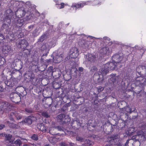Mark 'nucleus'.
<instances>
[{
	"label": "nucleus",
	"instance_id": "16",
	"mask_svg": "<svg viewBox=\"0 0 146 146\" xmlns=\"http://www.w3.org/2000/svg\"><path fill=\"white\" fill-rule=\"evenodd\" d=\"M14 22L16 26L20 28L25 23V21L24 19H21L18 18L14 19Z\"/></svg>",
	"mask_w": 146,
	"mask_h": 146
},
{
	"label": "nucleus",
	"instance_id": "27",
	"mask_svg": "<svg viewBox=\"0 0 146 146\" xmlns=\"http://www.w3.org/2000/svg\"><path fill=\"white\" fill-rule=\"evenodd\" d=\"M136 135L138 136L139 138L142 139L141 140H144L146 139V133L142 131H138Z\"/></svg>",
	"mask_w": 146,
	"mask_h": 146
},
{
	"label": "nucleus",
	"instance_id": "21",
	"mask_svg": "<svg viewBox=\"0 0 146 146\" xmlns=\"http://www.w3.org/2000/svg\"><path fill=\"white\" fill-rule=\"evenodd\" d=\"M12 48L10 46L4 45L2 49V53L6 55L9 53L10 51H12Z\"/></svg>",
	"mask_w": 146,
	"mask_h": 146
},
{
	"label": "nucleus",
	"instance_id": "42",
	"mask_svg": "<svg viewBox=\"0 0 146 146\" xmlns=\"http://www.w3.org/2000/svg\"><path fill=\"white\" fill-rule=\"evenodd\" d=\"M87 127L89 130L92 131L94 129L95 125L94 123H91L89 124V123H88Z\"/></svg>",
	"mask_w": 146,
	"mask_h": 146
},
{
	"label": "nucleus",
	"instance_id": "50",
	"mask_svg": "<svg viewBox=\"0 0 146 146\" xmlns=\"http://www.w3.org/2000/svg\"><path fill=\"white\" fill-rule=\"evenodd\" d=\"M4 136L5 137L6 140H8L9 142L10 141H11V140L12 137V136L11 135H10L9 134H6V135H4Z\"/></svg>",
	"mask_w": 146,
	"mask_h": 146
},
{
	"label": "nucleus",
	"instance_id": "45",
	"mask_svg": "<svg viewBox=\"0 0 146 146\" xmlns=\"http://www.w3.org/2000/svg\"><path fill=\"white\" fill-rule=\"evenodd\" d=\"M131 140H132L134 141H138L139 142L140 141H141L142 139L139 138L138 137V136L137 135L133 136L132 137L131 139H130Z\"/></svg>",
	"mask_w": 146,
	"mask_h": 146
},
{
	"label": "nucleus",
	"instance_id": "24",
	"mask_svg": "<svg viewBox=\"0 0 146 146\" xmlns=\"http://www.w3.org/2000/svg\"><path fill=\"white\" fill-rule=\"evenodd\" d=\"M51 56L54 62L58 63L60 62L61 57L59 55H56V53H53Z\"/></svg>",
	"mask_w": 146,
	"mask_h": 146
},
{
	"label": "nucleus",
	"instance_id": "19",
	"mask_svg": "<svg viewBox=\"0 0 146 146\" xmlns=\"http://www.w3.org/2000/svg\"><path fill=\"white\" fill-rule=\"evenodd\" d=\"M71 125L74 129H78L80 126V121L78 119L74 120L71 123Z\"/></svg>",
	"mask_w": 146,
	"mask_h": 146
},
{
	"label": "nucleus",
	"instance_id": "14",
	"mask_svg": "<svg viewBox=\"0 0 146 146\" xmlns=\"http://www.w3.org/2000/svg\"><path fill=\"white\" fill-rule=\"evenodd\" d=\"M13 16V11L11 9H8L5 12L4 19L8 20L11 21V19Z\"/></svg>",
	"mask_w": 146,
	"mask_h": 146
},
{
	"label": "nucleus",
	"instance_id": "9",
	"mask_svg": "<svg viewBox=\"0 0 146 146\" xmlns=\"http://www.w3.org/2000/svg\"><path fill=\"white\" fill-rule=\"evenodd\" d=\"M29 45V44L25 39H20L17 43L18 48L24 50Z\"/></svg>",
	"mask_w": 146,
	"mask_h": 146
},
{
	"label": "nucleus",
	"instance_id": "62",
	"mask_svg": "<svg viewBox=\"0 0 146 146\" xmlns=\"http://www.w3.org/2000/svg\"><path fill=\"white\" fill-rule=\"evenodd\" d=\"M76 140L77 141H79L81 142H82L84 140L81 137L77 136L76 137Z\"/></svg>",
	"mask_w": 146,
	"mask_h": 146
},
{
	"label": "nucleus",
	"instance_id": "43",
	"mask_svg": "<svg viewBox=\"0 0 146 146\" xmlns=\"http://www.w3.org/2000/svg\"><path fill=\"white\" fill-rule=\"evenodd\" d=\"M13 87H11V86H6L5 87L4 90H5L7 92H11L13 90Z\"/></svg>",
	"mask_w": 146,
	"mask_h": 146
},
{
	"label": "nucleus",
	"instance_id": "38",
	"mask_svg": "<svg viewBox=\"0 0 146 146\" xmlns=\"http://www.w3.org/2000/svg\"><path fill=\"white\" fill-rule=\"evenodd\" d=\"M110 40V38H109L107 37H105L103 38L102 40V41L105 44H108L109 45H111L112 44V43L109 42Z\"/></svg>",
	"mask_w": 146,
	"mask_h": 146
},
{
	"label": "nucleus",
	"instance_id": "11",
	"mask_svg": "<svg viewBox=\"0 0 146 146\" xmlns=\"http://www.w3.org/2000/svg\"><path fill=\"white\" fill-rule=\"evenodd\" d=\"M15 91L19 95L23 97L26 95L27 94L25 89L22 86L17 87L15 89Z\"/></svg>",
	"mask_w": 146,
	"mask_h": 146
},
{
	"label": "nucleus",
	"instance_id": "44",
	"mask_svg": "<svg viewBox=\"0 0 146 146\" xmlns=\"http://www.w3.org/2000/svg\"><path fill=\"white\" fill-rule=\"evenodd\" d=\"M15 36H17L18 38H20L23 36V33L21 30L20 29L17 33L15 35Z\"/></svg>",
	"mask_w": 146,
	"mask_h": 146
},
{
	"label": "nucleus",
	"instance_id": "53",
	"mask_svg": "<svg viewBox=\"0 0 146 146\" xmlns=\"http://www.w3.org/2000/svg\"><path fill=\"white\" fill-rule=\"evenodd\" d=\"M25 111L27 113H34V111L31 108H26Z\"/></svg>",
	"mask_w": 146,
	"mask_h": 146
},
{
	"label": "nucleus",
	"instance_id": "61",
	"mask_svg": "<svg viewBox=\"0 0 146 146\" xmlns=\"http://www.w3.org/2000/svg\"><path fill=\"white\" fill-rule=\"evenodd\" d=\"M125 111L127 112H130L131 113V109L129 107L127 106L125 108Z\"/></svg>",
	"mask_w": 146,
	"mask_h": 146
},
{
	"label": "nucleus",
	"instance_id": "6",
	"mask_svg": "<svg viewBox=\"0 0 146 146\" xmlns=\"http://www.w3.org/2000/svg\"><path fill=\"white\" fill-rule=\"evenodd\" d=\"M9 97L11 101L15 103L18 104L21 101V96L16 92L10 94Z\"/></svg>",
	"mask_w": 146,
	"mask_h": 146
},
{
	"label": "nucleus",
	"instance_id": "39",
	"mask_svg": "<svg viewBox=\"0 0 146 146\" xmlns=\"http://www.w3.org/2000/svg\"><path fill=\"white\" fill-rule=\"evenodd\" d=\"M52 86L53 88L55 89H58L60 88V83L55 81L53 82Z\"/></svg>",
	"mask_w": 146,
	"mask_h": 146
},
{
	"label": "nucleus",
	"instance_id": "48",
	"mask_svg": "<svg viewBox=\"0 0 146 146\" xmlns=\"http://www.w3.org/2000/svg\"><path fill=\"white\" fill-rule=\"evenodd\" d=\"M15 112H11L10 114L9 119L10 120L12 121H14V119L15 118Z\"/></svg>",
	"mask_w": 146,
	"mask_h": 146
},
{
	"label": "nucleus",
	"instance_id": "1",
	"mask_svg": "<svg viewBox=\"0 0 146 146\" xmlns=\"http://www.w3.org/2000/svg\"><path fill=\"white\" fill-rule=\"evenodd\" d=\"M55 44L54 43V41L52 40L46 43H43L41 46L39 50L42 53H44L42 56L41 61L44 62V57L45 56H46L49 53L50 49L52 47L55 46Z\"/></svg>",
	"mask_w": 146,
	"mask_h": 146
},
{
	"label": "nucleus",
	"instance_id": "10",
	"mask_svg": "<svg viewBox=\"0 0 146 146\" xmlns=\"http://www.w3.org/2000/svg\"><path fill=\"white\" fill-rule=\"evenodd\" d=\"M136 70L139 76L143 77L146 76V66H139L137 68Z\"/></svg>",
	"mask_w": 146,
	"mask_h": 146
},
{
	"label": "nucleus",
	"instance_id": "28",
	"mask_svg": "<svg viewBox=\"0 0 146 146\" xmlns=\"http://www.w3.org/2000/svg\"><path fill=\"white\" fill-rule=\"evenodd\" d=\"M53 102V99L52 98L50 97L47 98L46 100V102L45 104V106L46 108L50 107L51 106Z\"/></svg>",
	"mask_w": 146,
	"mask_h": 146
},
{
	"label": "nucleus",
	"instance_id": "41",
	"mask_svg": "<svg viewBox=\"0 0 146 146\" xmlns=\"http://www.w3.org/2000/svg\"><path fill=\"white\" fill-rule=\"evenodd\" d=\"M10 143L13 144H15L17 146H20L22 144V142L19 139L16 140L14 142L13 141H10Z\"/></svg>",
	"mask_w": 146,
	"mask_h": 146
},
{
	"label": "nucleus",
	"instance_id": "12",
	"mask_svg": "<svg viewBox=\"0 0 146 146\" xmlns=\"http://www.w3.org/2000/svg\"><path fill=\"white\" fill-rule=\"evenodd\" d=\"M104 131L107 134H110L113 131V129L111 124L108 123H105L103 127Z\"/></svg>",
	"mask_w": 146,
	"mask_h": 146
},
{
	"label": "nucleus",
	"instance_id": "29",
	"mask_svg": "<svg viewBox=\"0 0 146 146\" xmlns=\"http://www.w3.org/2000/svg\"><path fill=\"white\" fill-rule=\"evenodd\" d=\"M4 83L6 85L13 87L15 85V82L12 79H10L5 80Z\"/></svg>",
	"mask_w": 146,
	"mask_h": 146
},
{
	"label": "nucleus",
	"instance_id": "49",
	"mask_svg": "<svg viewBox=\"0 0 146 146\" xmlns=\"http://www.w3.org/2000/svg\"><path fill=\"white\" fill-rule=\"evenodd\" d=\"M85 5V4L82 3L80 4H77L73 6L74 7H76V8H78L83 7Z\"/></svg>",
	"mask_w": 146,
	"mask_h": 146
},
{
	"label": "nucleus",
	"instance_id": "60",
	"mask_svg": "<svg viewBox=\"0 0 146 146\" xmlns=\"http://www.w3.org/2000/svg\"><path fill=\"white\" fill-rule=\"evenodd\" d=\"M67 110V107L64 106L61 108L60 111L62 113H64L66 112Z\"/></svg>",
	"mask_w": 146,
	"mask_h": 146
},
{
	"label": "nucleus",
	"instance_id": "56",
	"mask_svg": "<svg viewBox=\"0 0 146 146\" xmlns=\"http://www.w3.org/2000/svg\"><path fill=\"white\" fill-rule=\"evenodd\" d=\"M112 135L110 136V137L109 138L110 139H109V142L108 143L106 144V145H105V146H112V145H113V144H113V142L112 141H111V137L112 136Z\"/></svg>",
	"mask_w": 146,
	"mask_h": 146
},
{
	"label": "nucleus",
	"instance_id": "23",
	"mask_svg": "<svg viewBox=\"0 0 146 146\" xmlns=\"http://www.w3.org/2000/svg\"><path fill=\"white\" fill-rule=\"evenodd\" d=\"M56 97L57 98H61L62 97H64V99H65L67 97L65 96V94L64 93V91L61 88L57 90L56 94Z\"/></svg>",
	"mask_w": 146,
	"mask_h": 146
},
{
	"label": "nucleus",
	"instance_id": "64",
	"mask_svg": "<svg viewBox=\"0 0 146 146\" xmlns=\"http://www.w3.org/2000/svg\"><path fill=\"white\" fill-rule=\"evenodd\" d=\"M97 68L96 66H92V67L90 71L92 72H94L97 70Z\"/></svg>",
	"mask_w": 146,
	"mask_h": 146
},
{
	"label": "nucleus",
	"instance_id": "26",
	"mask_svg": "<svg viewBox=\"0 0 146 146\" xmlns=\"http://www.w3.org/2000/svg\"><path fill=\"white\" fill-rule=\"evenodd\" d=\"M64 128L62 127H61L60 126H58L55 127H51L50 128L49 130V132L51 134H54L55 133H53L52 131H53L54 130H58L59 131H63L64 129Z\"/></svg>",
	"mask_w": 146,
	"mask_h": 146
},
{
	"label": "nucleus",
	"instance_id": "2",
	"mask_svg": "<svg viewBox=\"0 0 146 146\" xmlns=\"http://www.w3.org/2000/svg\"><path fill=\"white\" fill-rule=\"evenodd\" d=\"M117 65L118 64H113V62H111L105 64L101 70V74L103 77H104V76H105L108 73L109 70H114L117 66ZM104 78H103L102 80H104Z\"/></svg>",
	"mask_w": 146,
	"mask_h": 146
},
{
	"label": "nucleus",
	"instance_id": "32",
	"mask_svg": "<svg viewBox=\"0 0 146 146\" xmlns=\"http://www.w3.org/2000/svg\"><path fill=\"white\" fill-rule=\"evenodd\" d=\"M15 63V65L17 68V69H16L18 71H19L23 68V63L21 60H19Z\"/></svg>",
	"mask_w": 146,
	"mask_h": 146
},
{
	"label": "nucleus",
	"instance_id": "55",
	"mask_svg": "<svg viewBox=\"0 0 146 146\" xmlns=\"http://www.w3.org/2000/svg\"><path fill=\"white\" fill-rule=\"evenodd\" d=\"M91 137L95 140H100V138L97 135H93Z\"/></svg>",
	"mask_w": 146,
	"mask_h": 146
},
{
	"label": "nucleus",
	"instance_id": "30",
	"mask_svg": "<svg viewBox=\"0 0 146 146\" xmlns=\"http://www.w3.org/2000/svg\"><path fill=\"white\" fill-rule=\"evenodd\" d=\"M37 128L42 131V132H45L46 131V127L42 123L38 124L37 125Z\"/></svg>",
	"mask_w": 146,
	"mask_h": 146
},
{
	"label": "nucleus",
	"instance_id": "5",
	"mask_svg": "<svg viewBox=\"0 0 146 146\" xmlns=\"http://www.w3.org/2000/svg\"><path fill=\"white\" fill-rule=\"evenodd\" d=\"M53 67L50 66L48 68V72L51 73L52 76L56 78H59L61 74L60 70L58 68L53 69Z\"/></svg>",
	"mask_w": 146,
	"mask_h": 146
},
{
	"label": "nucleus",
	"instance_id": "34",
	"mask_svg": "<svg viewBox=\"0 0 146 146\" xmlns=\"http://www.w3.org/2000/svg\"><path fill=\"white\" fill-rule=\"evenodd\" d=\"M84 101V98L82 97L78 98L76 100H74V101L76 103L75 105L76 106L78 105H81Z\"/></svg>",
	"mask_w": 146,
	"mask_h": 146
},
{
	"label": "nucleus",
	"instance_id": "63",
	"mask_svg": "<svg viewBox=\"0 0 146 146\" xmlns=\"http://www.w3.org/2000/svg\"><path fill=\"white\" fill-rule=\"evenodd\" d=\"M9 126L11 128H14L16 127L17 125L13 123H11L9 124Z\"/></svg>",
	"mask_w": 146,
	"mask_h": 146
},
{
	"label": "nucleus",
	"instance_id": "15",
	"mask_svg": "<svg viewBox=\"0 0 146 146\" xmlns=\"http://www.w3.org/2000/svg\"><path fill=\"white\" fill-rule=\"evenodd\" d=\"M123 56L121 54H116L112 56V57L113 61L117 64H118L121 61Z\"/></svg>",
	"mask_w": 146,
	"mask_h": 146
},
{
	"label": "nucleus",
	"instance_id": "59",
	"mask_svg": "<svg viewBox=\"0 0 146 146\" xmlns=\"http://www.w3.org/2000/svg\"><path fill=\"white\" fill-rule=\"evenodd\" d=\"M65 96H66L67 97L65 98V99H64V97H62V99L63 101L64 102H65L66 103L67 102H69V101H70V99L69 98H68L67 96H66L65 95Z\"/></svg>",
	"mask_w": 146,
	"mask_h": 146
},
{
	"label": "nucleus",
	"instance_id": "13",
	"mask_svg": "<svg viewBox=\"0 0 146 146\" xmlns=\"http://www.w3.org/2000/svg\"><path fill=\"white\" fill-rule=\"evenodd\" d=\"M79 52L77 48L76 47L71 48L69 52V56L72 58H76L78 55Z\"/></svg>",
	"mask_w": 146,
	"mask_h": 146
},
{
	"label": "nucleus",
	"instance_id": "31",
	"mask_svg": "<svg viewBox=\"0 0 146 146\" xmlns=\"http://www.w3.org/2000/svg\"><path fill=\"white\" fill-rule=\"evenodd\" d=\"M15 35L14 33H13L11 32H9L7 35V38L11 41L14 40H15Z\"/></svg>",
	"mask_w": 146,
	"mask_h": 146
},
{
	"label": "nucleus",
	"instance_id": "54",
	"mask_svg": "<svg viewBox=\"0 0 146 146\" xmlns=\"http://www.w3.org/2000/svg\"><path fill=\"white\" fill-rule=\"evenodd\" d=\"M31 138L35 141H37L38 139V135L36 134H33L31 137Z\"/></svg>",
	"mask_w": 146,
	"mask_h": 146
},
{
	"label": "nucleus",
	"instance_id": "20",
	"mask_svg": "<svg viewBox=\"0 0 146 146\" xmlns=\"http://www.w3.org/2000/svg\"><path fill=\"white\" fill-rule=\"evenodd\" d=\"M25 77L28 81H31L34 79L35 75L31 71H27L25 74Z\"/></svg>",
	"mask_w": 146,
	"mask_h": 146
},
{
	"label": "nucleus",
	"instance_id": "17",
	"mask_svg": "<svg viewBox=\"0 0 146 146\" xmlns=\"http://www.w3.org/2000/svg\"><path fill=\"white\" fill-rule=\"evenodd\" d=\"M26 13V12L24 9L23 8L22 9H18L16 11L15 15L18 17V18H19L24 16Z\"/></svg>",
	"mask_w": 146,
	"mask_h": 146
},
{
	"label": "nucleus",
	"instance_id": "33",
	"mask_svg": "<svg viewBox=\"0 0 146 146\" xmlns=\"http://www.w3.org/2000/svg\"><path fill=\"white\" fill-rule=\"evenodd\" d=\"M120 116V118L123 121H125L126 120L127 118L128 115L127 113L123 112H121L119 114Z\"/></svg>",
	"mask_w": 146,
	"mask_h": 146
},
{
	"label": "nucleus",
	"instance_id": "4",
	"mask_svg": "<svg viewBox=\"0 0 146 146\" xmlns=\"http://www.w3.org/2000/svg\"><path fill=\"white\" fill-rule=\"evenodd\" d=\"M136 75L137 77L134 78V82L137 85L140 87L144 86L146 83V78H143V77L139 76L138 74L136 72Z\"/></svg>",
	"mask_w": 146,
	"mask_h": 146
},
{
	"label": "nucleus",
	"instance_id": "36",
	"mask_svg": "<svg viewBox=\"0 0 146 146\" xmlns=\"http://www.w3.org/2000/svg\"><path fill=\"white\" fill-rule=\"evenodd\" d=\"M93 142L89 140H86L84 141V143L82 144L81 146H92Z\"/></svg>",
	"mask_w": 146,
	"mask_h": 146
},
{
	"label": "nucleus",
	"instance_id": "40",
	"mask_svg": "<svg viewBox=\"0 0 146 146\" xmlns=\"http://www.w3.org/2000/svg\"><path fill=\"white\" fill-rule=\"evenodd\" d=\"M21 29V28L16 26H14L12 30V32L13 33H14L15 35Z\"/></svg>",
	"mask_w": 146,
	"mask_h": 146
},
{
	"label": "nucleus",
	"instance_id": "25",
	"mask_svg": "<svg viewBox=\"0 0 146 146\" xmlns=\"http://www.w3.org/2000/svg\"><path fill=\"white\" fill-rule=\"evenodd\" d=\"M11 23V21L4 19L2 25L3 28L6 29H9L10 28Z\"/></svg>",
	"mask_w": 146,
	"mask_h": 146
},
{
	"label": "nucleus",
	"instance_id": "47",
	"mask_svg": "<svg viewBox=\"0 0 146 146\" xmlns=\"http://www.w3.org/2000/svg\"><path fill=\"white\" fill-rule=\"evenodd\" d=\"M110 79L112 82L113 83L115 82L117 78L115 76V74H112L110 75Z\"/></svg>",
	"mask_w": 146,
	"mask_h": 146
},
{
	"label": "nucleus",
	"instance_id": "8",
	"mask_svg": "<svg viewBox=\"0 0 146 146\" xmlns=\"http://www.w3.org/2000/svg\"><path fill=\"white\" fill-rule=\"evenodd\" d=\"M36 117L33 115L27 117L23 120L22 121L21 123H25L28 125H30L32 124V122L34 121H37Z\"/></svg>",
	"mask_w": 146,
	"mask_h": 146
},
{
	"label": "nucleus",
	"instance_id": "7",
	"mask_svg": "<svg viewBox=\"0 0 146 146\" xmlns=\"http://www.w3.org/2000/svg\"><path fill=\"white\" fill-rule=\"evenodd\" d=\"M100 56H98V54L96 53L95 55L88 53L86 55V58L87 60L91 62H94L98 60L100 58Z\"/></svg>",
	"mask_w": 146,
	"mask_h": 146
},
{
	"label": "nucleus",
	"instance_id": "46",
	"mask_svg": "<svg viewBox=\"0 0 146 146\" xmlns=\"http://www.w3.org/2000/svg\"><path fill=\"white\" fill-rule=\"evenodd\" d=\"M98 97H96L94 98V105H96V106H98L100 104V101L98 100Z\"/></svg>",
	"mask_w": 146,
	"mask_h": 146
},
{
	"label": "nucleus",
	"instance_id": "3",
	"mask_svg": "<svg viewBox=\"0 0 146 146\" xmlns=\"http://www.w3.org/2000/svg\"><path fill=\"white\" fill-rule=\"evenodd\" d=\"M57 117L59 119L60 123L62 125H67L69 124L71 120V118L69 115H65L62 113L59 115Z\"/></svg>",
	"mask_w": 146,
	"mask_h": 146
},
{
	"label": "nucleus",
	"instance_id": "58",
	"mask_svg": "<svg viewBox=\"0 0 146 146\" xmlns=\"http://www.w3.org/2000/svg\"><path fill=\"white\" fill-rule=\"evenodd\" d=\"M5 60L3 57L0 56V66L3 65L4 63Z\"/></svg>",
	"mask_w": 146,
	"mask_h": 146
},
{
	"label": "nucleus",
	"instance_id": "51",
	"mask_svg": "<svg viewBox=\"0 0 146 146\" xmlns=\"http://www.w3.org/2000/svg\"><path fill=\"white\" fill-rule=\"evenodd\" d=\"M15 118H16L17 120H19L21 119L22 116L18 113L15 112Z\"/></svg>",
	"mask_w": 146,
	"mask_h": 146
},
{
	"label": "nucleus",
	"instance_id": "22",
	"mask_svg": "<svg viewBox=\"0 0 146 146\" xmlns=\"http://www.w3.org/2000/svg\"><path fill=\"white\" fill-rule=\"evenodd\" d=\"M109 48L106 46L104 47L101 49V55H109L110 53Z\"/></svg>",
	"mask_w": 146,
	"mask_h": 146
},
{
	"label": "nucleus",
	"instance_id": "18",
	"mask_svg": "<svg viewBox=\"0 0 146 146\" xmlns=\"http://www.w3.org/2000/svg\"><path fill=\"white\" fill-rule=\"evenodd\" d=\"M118 135L117 134H115L113 135L111 137V141H112L113 144L117 145V146H122V145L119 142H117Z\"/></svg>",
	"mask_w": 146,
	"mask_h": 146
},
{
	"label": "nucleus",
	"instance_id": "35",
	"mask_svg": "<svg viewBox=\"0 0 146 146\" xmlns=\"http://www.w3.org/2000/svg\"><path fill=\"white\" fill-rule=\"evenodd\" d=\"M48 36V34L47 33L42 35L38 40V42H42Z\"/></svg>",
	"mask_w": 146,
	"mask_h": 146
},
{
	"label": "nucleus",
	"instance_id": "57",
	"mask_svg": "<svg viewBox=\"0 0 146 146\" xmlns=\"http://www.w3.org/2000/svg\"><path fill=\"white\" fill-rule=\"evenodd\" d=\"M100 74L98 73H95L94 75L93 78H94L96 80L97 79L98 80L100 78Z\"/></svg>",
	"mask_w": 146,
	"mask_h": 146
},
{
	"label": "nucleus",
	"instance_id": "52",
	"mask_svg": "<svg viewBox=\"0 0 146 146\" xmlns=\"http://www.w3.org/2000/svg\"><path fill=\"white\" fill-rule=\"evenodd\" d=\"M42 116L48 118L50 117V115L46 111H43L42 113Z\"/></svg>",
	"mask_w": 146,
	"mask_h": 146
},
{
	"label": "nucleus",
	"instance_id": "37",
	"mask_svg": "<svg viewBox=\"0 0 146 146\" xmlns=\"http://www.w3.org/2000/svg\"><path fill=\"white\" fill-rule=\"evenodd\" d=\"M34 17V15L32 13L30 12V14L29 15H27L26 17L24 18L25 21H28L33 19Z\"/></svg>",
	"mask_w": 146,
	"mask_h": 146
}]
</instances>
